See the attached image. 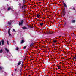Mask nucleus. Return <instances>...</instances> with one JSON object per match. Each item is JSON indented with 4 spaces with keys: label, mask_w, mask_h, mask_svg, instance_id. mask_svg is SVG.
I'll use <instances>...</instances> for the list:
<instances>
[{
    "label": "nucleus",
    "mask_w": 76,
    "mask_h": 76,
    "mask_svg": "<svg viewBox=\"0 0 76 76\" xmlns=\"http://www.w3.org/2000/svg\"><path fill=\"white\" fill-rule=\"evenodd\" d=\"M10 29H11V28H9L8 31L9 36H11V35L10 33Z\"/></svg>",
    "instance_id": "f257e3e1"
},
{
    "label": "nucleus",
    "mask_w": 76,
    "mask_h": 76,
    "mask_svg": "<svg viewBox=\"0 0 76 76\" xmlns=\"http://www.w3.org/2000/svg\"><path fill=\"white\" fill-rule=\"evenodd\" d=\"M23 23V20H22L21 22H19V25H22V24Z\"/></svg>",
    "instance_id": "f03ea898"
},
{
    "label": "nucleus",
    "mask_w": 76,
    "mask_h": 76,
    "mask_svg": "<svg viewBox=\"0 0 76 76\" xmlns=\"http://www.w3.org/2000/svg\"><path fill=\"white\" fill-rule=\"evenodd\" d=\"M12 23V21H10V22H8V25H10Z\"/></svg>",
    "instance_id": "7ed1b4c3"
},
{
    "label": "nucleus",
    "mask_w": 76,
    "mask_h": 76,
    "mask_svg": "<svg viewBox=\"0 0 76 76\" xmlns=\"http://www.w3.org/2000/svg\"><path fill=\"white\" fill-rule=\"evenodd\" d=\"M22 28L23 29H24V30L26 29H28L27 27H22Z\"/></svg>",
    "instance_id": "20e7f679"
},
{
    "label": "nucleus",
    "mask_w": 76,
    "mask_h": 76,
    "mask_svg": "<svg viewBox=\"0 0 76 76\" xmlns=\"http://www.w3.org/2000/svg\"><path fill=\"white\" fill-rule=\"evenodd\" d=\"M3 50L2 49H1L0 50V53H3Z\"/></svg>",
    "instance_id": "39448f33"
},
{
    "label": "nucleus",
    "mask_w": 76,
    "mask_h": 76,
    "mask_svg": "<svg viewBox=\"0 0 76 76\" xmlns=\"http://www.w3.org/2000/svg\"><path fill=\"white\" fill-rule=\"evenodd\" d=\"M21 63H22V61H20L19 63H18V65H19L20 64H21Z\"/></svg>",
    "instance_id": "423d86ee"
},
{
    "label": "nucleus",
    "mask_w": 76,
    "mask_h": 76,
    "mask_svg": "<svg viewBox=\"0 0 76 76\" xmlns=\"http://www.w3.org/2000/svg\"><path fill=\"white\" fill-rule=\"evenodd\" d=\"M63 4L64 7H67V5H66V4L64 3V2L63 3Z\"/></svg>",
    "instance_id": "0eeeda50"
},
{
    "label": "nucleus",
    "mask_w": 76,
    "mask_h": 76,
    "mask_svg": "<svg viewBox=\"0 0 76 76\" xmlns=\"http://www.w3.org/2000/svg\"><path fill=\"white\" fill-rule=\"evenodd\" d=\"M5 50L7 52H9V50L8 49H7V48H6L5 49Z\"/></svg>",
    "instance_id": "6e6552de"
},
{
    "label": "nucleus",
    "mask_w": 76,
    "mask_h": 76,
    "mask_svg": "<svg viewBox=\"0 0 76 76\" xmlns=\"http://www.w3.org/2000/svg\"><path fill=\"white\" fill-rule=\"evenodd\" d=\"M11 9H12V8H11L10 7H9L8 8V10H10Z\"/></svg>",
    "instance_id": "1a4fd4ad"
},
{
    "label": "nucleus",
    "mask_w": 76,
    "mask_h": 76,
    "mask_svg": "<svg viewBox=\"0 0 76 76\" xmlns=\"http://www.w3.org/2000/svg\"><path fill=\"white\" fill-rule=\"evenodd\" d=\"M37 16L38 18H39V17H40V15H39V14H37Z\"/></svg>",
    "instance_id": "9d476101"
},
{
    "label": "nucleus",
    "mask_w": 76,
    "mask_h": 76,
    "mask_svg": "<svg viewBox=\"0 0 76 76\" xmlns=\"http://www.w3.org/2000/svg\"><path fill=\"white\" fill-rule=\"evenodd\" d=\"M44 25V23H41L40 24V25H41V26H42Z\"/></svg>",
    "instance_id": "9b49d317"
},
{
    "label": "nucleus",
    "mask_w": 76,
    "mask_h": 76,
    "mask_svg": "<svg viewBox=\"0 0 76 76\" xmlns=\"http://www.w3.org/2000/svg\"><path fill=\"white\" fill-rule=\"evenodd\" d=\"M2 45H3L4 44V41L3 40H2Z\"/></svg>",
    "instance_id": "f8f14e48"
},
{
    "label": "nucleus",
    "mask_w": 76,
    "mask_h": 76,
    "mask_svg": "<svg viewBox=\"0 0 76 76\" xmlns=\"http://www.w3.org/2000/svg\"><path fill=\"white\" fill-rule=\"evenodd\" d=\"M23 9V10H25V7H24V6H22V8Z\"/></svg>",
    "instance_id": "ddd939ff"
},
{
    "label": "nucleus",
    "mask_w": 76,
    "mask_h": 76,
    "mask_svg": "<svg viewBox=\"0 0 76 76\" xmlns=\"http://www.w3.org/2000/svg\"><path fill=\"white\" fill-rule=\"evenodd\" d=\"M24 42V41L23 40H22L21 42V44H23Z\"/></svg>",
    "instance_id": "4468645a"
},
{
    "label": "nucleus",
    "mask_w": 76,
    "mask_h": 76,
    "mask_svg": "<svg viewBox=\"0 0 76 76\" xmlns=\"http://www.w3.org/2000/svg\"><path fill=\"white\" fill-rule=\"evenodd\" d=\"M16 50H17V51H18L19 50V48L18 47H17L16 49Z\"/></svg>",
    "instance_id": "2eb2a0df"
},
{
    "label": "nucleus",
    "mask_w": 76,
    "mask_h": 76,
    "mask_svg": "<svg viewBox=\"0 0 76 76\" xmlns=\"http://www.w3.org/2000/svg\"><path fill=\"white\" fill-rule=\"evenodd\" d=\"M53 42H54V43H56V42H57V40H54L53 41Z\"/></svg>",
    "instance_id": "dca6fc26"
},
{
    "label": "nucleus",
    "mask_w": 76,
    "mask_h": 76,
    "mask_svg": "<svg viewBox=\"0 0 76 76\" xmlns=\"http://www.w3.org/2000/svg\"><path fill=\"white\" fill-rule=\"evenodd\" d=\"M33 44H30V47H32V46H33Z\"/></svg>",
    "instance_id": "f3484780"
},
{
    "label": "nucleus",
    "mask_w": 76,
    "mask_h": 76,
    "mask_svg": "<svg viewBox=\"0 0 76 76\" xmlns=\"http://www.w3.org/2000/svg\"><path fill=\"white\" fill-rule=\"evenodd\" d=\"M25 0H23V4H25Z\"/></svg>",
    "instance_id": "a211bd4d"
},
{
    "label": "nucleus",
    "mask_w": 76,
    "mask_h": 76,
    "mask_svg": "<svg viewBox=\"0 0 76 76\" xmlns=\"http://www.w3.org/2000/svg\"><path fill=\"white\" fill-rule=\"evenodd\" d=\"M62 12L63 13V15H65V12L63 11Z\"/></svg>",
    "instance_id": "6ab92c4d"
},
{
    "label": "nucleus",
    "mask_w": 76,
    "mask_h": 76,
    "mask_svg": "<svg viewBox=\"0 0 76 76\" xmlns=\"http://www.w3.org/2000/svg\"><path fill=\"white\" fill-rule=\"evenodd\" d=\"M3 69L2 67H0V70H1Z\"/></svg>",
    "instance_id": "aec40b11"
},
{
    "label": "nucleus",
    "mask_w": 76,
    "mask_h": 76,
    "mask_svg": "<svg viewBox=\"0 0 76 76\" xmlns=\"http://www.w3.org/2000/svg\"><path fill=\"white\" fill-rule=\"evenodd\" d=\"M75 20H73L72 21V23H75Z\"/></svg>",
    "instance_id": "412c9836"
},
{
    "label": "nucleus",
    "mask_w": 76,
    "mask_h": 76,
    "mask_svg": "<svg viewBox=\"0 0 76 76\" xmlns=\"http://www.w3.org/2000/svg\"><path fill=\"white\" fill-rule=\"evenodd\" d=\"M26 48V46H24V47H23V48L24 49H25V48Z\"/></svg>",
    "instance_id": "4be33fe9"
},
{
    "label": "nucleus",
    "mask_w": 76,
    "mask_h": 76,
    "mask_svg": "<svg viewBox=\"0 0 76 76\" xmlns=\"http://www.w3.org/2000/svg\"><path fill=\"white\" fill-rule=\"evenodd\" d=\"M57 67H58V69H60V66H57Z\"/></svg>",
    "instance_id": "5701e85b"
},
{
    "label": "nucleus",
    "mask_w": 76,
    "mask_h": 76,
    "mask_svg": "<svg viewBox=\"0 0 76 76\" xmlns=\"http://www.w3.org/2000/svg\"><path fill=\"white\" fill-rule=\"evenodd\" d=\"M74 59H75V60H76V57H74L73 58Z\"/></svg>",
    "instance_id": "b1692460"
},
{
    "label": "nucleus",
    "mask_w": 76,
    "mask_h": 76,
    "mask_svg": "<svg viewBox=\"0 0 76 76\" xmlns=\"http://www.w3.org/2000/svg\"><path fill=\"white\" fill-rule=\"evenodd\" d=\"M13 31H14V32H16V30H15V29H13Z\"/></svg>",
    "instance_id": "393cba45"
},
{
    "label": "nucleus",
    "mask_w": 76,
    "mask_h": 76,
    "mask_svg": "<svg viewBox=\"0 0 76 76\" xmlns=\"http://www.w3.org/2000/svg\"><path fill=\"white\" fill-rule=\"evenodd\" d=\"M7 44H8V45H9V42H8V41H7Z\"/></svg>",
    "instance_id": "a878e982"
},
{
    "label": "nucleus",
    "mask_w": 76,
    "mask_h": 76,
    "mask_svg": "<svg viewBox=\"0 0 76 76\" xmlns=\"http://www.w3.org/2000/svg\"><path fill=\"white\" fill-rule=\"evenodd\" d=\"M1 42L0 41V45H1Z\"/></svg>",
    "instance_id": "bb28decb"
},
{
    "label": "nucleus",
    "mask_w": 76,
    "mask_h": 76,
    "mask_svg": "<svg viewBox=\"0 0 76 76\" xmlns=\"http://www.w3.org/2000/svg\"><path fill=\"white\" fill-rule=\"evenodd\" d=\"M17 70V69H15V72H16Z\"/></svg>",
    "instance_id": "cd10ccee"
},
{
    "label": "nucleus",
    "mask_w": 76,
    "mask_h": 76,
    "mask_svg": "<svg viewBox=\"0 0 76 76\" xmlns=\"http://www.w3.org/2000/svg\"><path fill=\"white\" fill-rule=\"evenodd\" d=\"M73 10H75V8H73Z\"/></svg>",
    "instance_id": "c85d7f7f"
},
{
    "label": "nucleus",
    "mask_w": 76,
    "mask_h": 76,
    "mask_svg": "<svg viewBox=\"0 0 76 76\" xmlns=\"http://www.w3.org/2000/svg\"><path fill=\"white\" fill-rule=\"evenodd\" d=\"M31 76V75H29V76Z\"/></svg>",
    "instance_id": "c756f323"
},
{
    "label": "nucleus",
    "mask_w": 76,
    "mask_h": 76,
    "mask_svg": "<svg viewBox=\"0 0 76 76\" xmlns=\"http://www.w3.org/2000/svg\"><path fill=\"white\" fill-rule=\"evenodd\" d=\"M41 18V17H40Z\"/></svg>",
    "instance_id": "7c9ffc66"
}]
</instances>
